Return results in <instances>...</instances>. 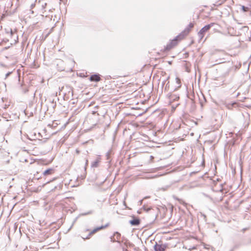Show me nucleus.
Listing matches in <instances>:
<instances>
[{
  "label": "nucleus",
  "instance_id": "4468645a",
  "mask_svg": "<svg viewBox=\"0 0 251 251\" xmlns=\"http://www.w3.org/2000/svg\"><path fill=\"white\" fill-rule=\"evenodd\" d=\"M46 5H47V3H46L44 1L42 2L41 6H42V9H45Z\"/></svg>",
  "mask_w": 251,
  "mask_h": 251
},
{
  "label": "nucleus",
  "instance_id": "bb28decb",
  "mask_svg": "<svg viewBox=\"0 0 251 251\" xmlns=\"http://www.w3.org/2000/svg\"><path fill=\"white\" fill-rule=\"evenodd\" d=\"M250 15H251V13H250Z\"/></svg>",
  "mask_w": 251,
  "mask_h": 251
},
{
  "label": "nucleus",
  "instance_id": "dca6fc26",
  "mask_svg": "<svg viewBox=\"0 0 251 251\" xmlns=\"http://www.w3.org/2000/svg\"><path fill=\"white\" fill-rule=\"evenodd\" d=\"M176 83L178 85H179L178 87H180V79L178 78L177 77V78H176Z\"/></svg>",
  "mask_w": 251,
  "mask_h": 251
},
{
  "label": "nucleus",
  "instance_id": "7ed1b4c3",
  "mask_svg": "<svg viewBox=\"0 0 251 251\" xmlns=\"http://www.w3.org/2000/svg\"><path fill=\"white\" fill-rule=\"evenodd\" d=\"M61 93H62V94L64 96H66L67 95H69L70 94L73 95V91L72 88L68 85L63 86L61 88V89H60L59 95L61 94Z\"/></svg>",
  "mask_w": 251,
  "mask_h": 251
},
{
  "label": "nucleus",
  "instance_id": "f03ea898",
  "mask_svg": "<svg viewBox=\"0 0 251 251\" xmlns=\"http://www.w3.org/2000/svg\"><path fill=\"white\" fill-rule=\"evenodd\" d=\"M182 37L183 36L181 34L177 36L170 43L167 45L166 50H170V49H171L173 47H174L177 44L178 40H180L182 38Z\"/></svg>",
  "mask_w": 251,
  "mask_h": 251
},
{
  "label": "nucleus",
  "instance_id": "6ab92c4d",
  "mask_svg": "<svg viewBox=\"0 0 251 251\" xmlns=\"http://www.w3.org/2000/svg\"><path fill=\"white\" fill-rule=\"evenodd\" d=\"M35 6V3H32L31 5H30V7L31 9L33 8Z\"/></svg>",
  "mask_w": 251,
  "mask_h": 251
},
{
  "label": "nucleus",
  "instance_id": "9b49d317",
  "mask_svg": "<svg viewBox=\"0 0 251 251\" xmlns=\"http://www.w3.org/2000/svg\"><path fill=\"white\" fill-rule=\"evenodd\" d=\"M179 97L176 95H171L170 96V100H173V101H174V100H177L179 99Z\"/></svg>",
  "mask_w": 251,
  "mask_h": 251
},
{
  "label": "nucleus",
  "instance_id": "b1692460",
  "mask_svg": "<svg viewBox=\"0 0 251 251\" xmlns=\"http://www.w3.org/2000/svg\"><path fill=\"white\" fill-rule=\"evenodd\" d=\"M41 2V1L40 0H39L38 1V3H40Z\"/></svg>",
  "mask_w": 251,
  "mask_h": 251
},
{
  "label": "nucleus",
  "instance_id": "f3484780",
  "mask_svg": "<svg viewBox=\"0 0 251 251\" xmlns=\"http://www.w3.org/2000/svg\"><path fill=\"white\" fill-rule=\"evenodd\" d=\"M246 6H247V7L249 8V11L251 10V1L249 2Z\"/></svg>",
  "mask_w": 251,
  "mask_h": 251
},
{
  "label": "nucleus",
  "instance_id": "5701e85b",
  "mask_svg": "<svg viewBox=\"0 0 251 251\" xmlns=\"http://www.w3.org/2000/svg\"><path fill=\"white\" fill-rule=\"evenodd\" d=\"M76 152L77 153H79V151L77 150H76Z\"/></svg>",
  "mask_w": 251,
  "mask_h": 251
},
{
  "label": "nucleus",
  "instance_id": "9d476101",
  "mask_svg": "<svg viewBox=\"0 0 251 251\" xmlns=\"http://www.w3.org/2000/svg\"><path fill=\"white\" fill-rule=\"evenodd\" d=\"M194 26V24L192 23H190L188 25L187 27L184 30L183 33L185 35H187L189 32L190 30Z\"/></svg>",
  "mask_w": 251,
  "mask_h": 251
},
{
  "label": "nucleus",
  "instance_id": "4be33fe9",
  "mask_svg": "<svg viewBox=\"0 0 251 251\" xmlns=\"http://www.w3.org/2000/svg\"><path fill=\"white\" fill-rule=\"evenodd\" d=\"M10 33H11V35H12V34H13V31H12V29H11Z\"/></svg>",
  "mask_w": 251,
  "mask_h": 251
},
{
  "label": "nucleus",
  "instance_id": "39448f33",
  "mask_svg": "<svg viewBox=\"0 0 251 251\" xmlns=\"http://www.w3.org/2000/svg\"><path fill=\"white\" fill-rule=\"evenodd\" d=\"M100 79V75L98 74L93 75L90 77V80L91 81L98 82Z\"/></svg>",
  "mask_w": 251,
  "mask_h": 251
},
{
  "label": "nucleus",
  "instance_id": "f8f14e48",
  "mask_svg": "<svg viewBox=\"0 0 251 251\" xmlns=\"http://www.w3.org/2000/svg\"><path fill=\"white\" fill-rule=\"evenodd\" d=\"M239 6L241 7V10L242 11H243L244 12L249 11V8L247 7L246 6L242 5H240Z\"/></svg>",
  "mask_w": 251,
  "mask_h": 251
},
{
  "label": "nucleus",
  "instance_id": "2eb2a0df",
  "mask_svg": "<svg viewBox=\"0 0 251 251\" xmlns=\"http://www.w3.org/2000/svg\"><path fill=\"white\" fill-rule=\"evenodd\" d=\"M114 236L116 237V239H119V237L121 236V234L118 232H116L115 234H114Z\"/></svg>",
  "mask_w": 251,
  "mask_h": 251
},
{
  "label": "nucleus",
  "instance_id": "a878e982",
  "mask_svg": "<svg viewBox=\"0 0 251 251\" xmlns=\"http://www.w3.org/2000/svg\"><path fill=\"white\" fill-rule=\"evenodd\" d=\"M89 238V237H87L86 238V239H88V238Z\"/></svg>",
  "mask_w": 251,
  "mask_h": 251
},
{
  "label": "nucleus",
  "instance_id": "0eeeda50",
  "mask_svg": "<svg viewBox=\"0 0 251 251\" xmlns=\"http://www.w3.org/2000/svg\"><path fill=\"white\" fill-rule=\"evenodd\" d=\"M107 226V225H106L105 226H101L98 227L94 229L91 232H90V233L89 234V236H91V235H92L93 234L95 233V232H96L97 231H99V230L103 229V228H104Z\"/></svg>",
  "mask_w": 251,
  "mask_h": 251
},
{
  "label": "nucleus",
  "instance_id": "393cba45",
  "mask_svg": "<svg viewBox=\"0 0 251 251\" xmlns=\"http://www.w3.org/2000/svg\"><path fill=\"white\" fill-rule=\"evenodd\" d=\"M167 85V84L166 85V86L165 87V89H166Z\"/></svg>",
  "mask_w": 251,
  "mask_h": 251
},
{
  "label": "nucleus",
  "instance_id": "1a4fd4ad",
  "mask_svg": "<svg viewBox=\"0 0 251 251\" xmlns=\"http://www.w3.org/2000/svg\"><path fill=\"white\" fill-rule=\"evenodd\" d=\"M140 220L139 219H134L132 220H130L129 221V223L132 225V226H138L140 224Z\"/></svg>",
  "mask_w": 251,
  "mask_h": 251
},
{
  "label": "nucleus",
  "instance_id": "412c9836",
  "mask_svg": "<svg viewBox=\"0 0 251 251\" xmlns=\"http://www.w3.org/2000/svg\"><path fill=\"white\" fill-rule=\"evenodd\" d=\"M88 160H86V165H88Z\"/></svg>",
  "mask_w": 251,
  "mask_h": 251
},
{
  "label": "nucleus",
  "instance_id": "20e7f679",
  "mask_svg": "<svg viewBox=\"0 0 251 251\" xmlns=\"http://www.w3.org/2000/svg\"><path fill=\"white\" fill-rule=\"evenodd\" d=\"M166 246L164 244H158L157 243L154 246L155 251H165Z\"/></svg>",
  "mask_w": 251,
  "mask_h": 251
},
{
  "label": "nucleus",
  "instance_id": "f257e3e1",
  "mask_svg": "<svg viewBox=\"0 0 251 251\" xmlns=\"http://www.w3.org/2000/svg\"><path fill=\"white\" fill-rule=\"evenodd\" d=\"M213 25L214 24L212 23L206 25L200 30V31L198 32V36L200 40L203 38L205 33L207 31L213 26Z\"/></svg>",
  "mask_w": 251,
  "mask_h": 251
},
{
  "label": "nucleus",
  "instance_id": "ddd939ff",
  "mask_svg": "<svg viewBox=\"0 0 251 251\" xmlns=\"http://www.w3.org/2000/svg\"><path fill=\"white\" fill-rule=\"evenodd\" d=\"M111 154V151H109L106 154V159L107 160H110V156Z\"/></svg>",
  "mask_w": 251,
  "mask_h": 251
},
{
  "label": "nucleus",
  "instance_id": "a211bd4d",
  "mask_svg": "<svg viewBox=\"0 0 251 251\" xmlns=\"http://www.w3.org/2000/svg\"><path fill=\"white\" fill-rule=\"evenodd\" d=\"M12 73V72H9L5 75V78H7Z\"/></svg>",
  "mask_w": 251,
  "mask_h": 251
},
{
  "label": "nucleus",
  "instance_id": "423d86ee",
  "mask_svg": "<svg viewBox=\"0 0 251 251\" xmlns=\"http://www.w3.org/2000/svg\"><path fill=\"white\" fill-rule=\"evenodd\" d=\"M54 173V169H52V168H50V169H48L45 170V171H44V172L43 173V175L44 176H46L51 175V174H53Z\"/></svg>",
  "mask_w": 251,
  "mask_h": 251
},
{
  "label": "nucleus",
  "instance_id": "6e6552de",
  "mask_svg": "<svg viewBox=\"0 0 251 251\" xmlns=\"http://www.w3.org/2000/svg\"><path fill=\"white\" fill-rule=\"evenodd\" d=\"M100 157H98V158L94 161H93L92 163H91V167L92 168H97L98 166H99V164L100 162Z\"/></svg>",
  "mask_w": 251,
  "mask_h": 251
},
{
  "label": "nucleus",
  "instance_id": "aec40b11",
  "mask_svg": "<svg viewBox=\"0 0 251 251\" xmlns=\"http://www.w3.org/2000/svg\"><path fill=\"white\" fill-rule=\"evenodd\" d=\"M166 80H164V81H163V82H162V85H164L165 84V82H166Z\"/></svg>",
  "mask_w": 251,
  "mask_h": 251
}]
</instances>
